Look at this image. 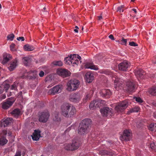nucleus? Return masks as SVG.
<instances>
[{
    "instance_id": "29",
    "label": "nucleus",
    "mask_w": 156,
    "mask_h": 156,
    "mask_svg": "<svg viewBox=\"0 0 156 156\" xmlns=\"http://www.w3.org/2000/svg\"><path fill=\"white\" fill-rule=\"evenodd\" d=\"M8 142V140L5 137L3 136L2 137L1 135L0 136V145H3L6 144Z\"/></svg>"
},
{
    "instance_id": "51",
    "label": "nucleus",
    "mask_w": 156,
    "mask_h": 156,
    "mask_svg": "<svg viewBox=\"0 0 156 156\" xmlns=\"http://www.w3.org/2000/svg\"><path fill=\"white\" fill-rule=\"evenodd\" d=\"M17 40L19 41H23L24 40V38L23 37H20L17 38Z\"/></svg>"
},
{
    "instance_id": "61",
    "label": "nucleus",
    "mask_w": 156,
    "mask_h": 156,
    "mask_svg": "<svg viewBox=\"0 0 156 156\" xmlns=\"http://www.w3.org/2000/svg\"><path fill=\"white\" fill-rule=\"evenodd\" d=\"M41 105H42L41 106V107H43L44 105V103L43 102H41V103H40V106Z\"/></svg>"
},
{
    "instance_id": "20",
    "label": "nucleus",
    "mask_w": 156,
    "mask_h": 156,
    "mask_svg": "<svg viewBox=\"0 0 156 156\" xmlns=\"http://www.w3.org/2000/svg\"><path fill=\"white\" fill-rule=\"evenodd\" d=\"M94 76L93 74L91 72H88L85 74V79L88 83H91L94 80Z\"/></svg>"
},
{
    "instance_id": "28",
    "label": "nucleus",
    "mask_w": 156,
    "mask_h": 156,
    "mask_svg": "<svg viewBox=\"0 0 156 156\" xmlns=\"http://www.w3.org/2000/svg\"><path fill=\"white\" fill-rule=\"evenodd\" d=\"M149 130L153 132L156 131V124L154 123H151L149 125L148 127Z\"/></svg>"
},
{
    "instance_id": "8",
    "label": "nucleus",
    "mask_w": 156,
    "mask_h": 156,
    "mask_svg": "<svg viewBox=\"0 0 156 156\" xmlns=\"http://www.w3.org/2000/svg\"><path fill=\"white\" fill-rule=\"evenodd\" d=\"M112 80L114 81V87L116 90H119L122 88L123 82L122 79L114 76L112 77Z\"/></svg>"
},
{
    "instance_id": "39",
    "label": "nucleus",
    "mask_w": 156,
    "mask_h": 156,
    "mask_svg": "<svg viewBox=\"0 0 156 156\" xmlns=\"http://www.w3.org/2000/svg\"><path fill=\"white\" fill-rule=\"evenodd\" d=\"M52 64L55 66H61L62 65L63 63L61 61H55L53 62Z\"/></svg>"
},
{
    "instance_id": "42",
    "label": "nucleus",
    "mask_w": 156,
    "mask_h": 156,
    "mask_svg": "<svg viewBox=\"0 0 156 156\" xmlns=\"http://www.w3.org/2000/svg\"><path fill=\"white\" fill-rule=\"evenodd\" d=\"M14 37V35L13 34H11L8 35L7 37V40L12 41Z\"/></svg>"
},
{
    "instance_id": "2",
    "label": "nucleus",
    "mask_w": 156,
    "mask_h": 156,
    "mask_svg": "<svg viewBox=\"0 0 156 156\" xmlns=\"http://www.w3.org/2000/svg\"><path fill=\"white\" fill-rule=\"evenodd\" d=\"M80 84L79 81L76 79L71 80L69 81L66 84V90L69 91L76 90Z\"/></svg>"
},
{
    "instance_id": "26",
    "label": "nucleus",
    "mask_w": 156,
    "mask_h": 156,
    "mask_svg": "<svg viewBox=\"0 0 156 156\" xmlns=\"http://www.w3.org/2000/svg\"><path fill=\"white\" fill-rule=\"evenodd\" d=\"M136 76H138L140 78H143V76L145 74V72L142 69L138 70L135 73Z\"/></svg>"
},
{
    "instance_id": "9",
    "label": "nucleus",
    "mask_w": 156,
    "mask_h": 156,
    "mask_svg": "<svg viewBox=\"0 0 156 156\" xmlns=\"http://www.w3.org/2000/svg\"><path fill=\"white\" fill-rule=\"evenodd\" d=\"M69 101L73 103L79 102L81 99V97L80 94L78 93H72L69 96Z\"/></svg>"
},
{
    "instance_id": "54",
    "label": "nucleus",
    "mask_w": 156,
    "mask_h": 156,
    "mask_svg": "<svg viewBox=\"0 0 156 156\" xmlns=\"http://www.w3.org/2000/svg\"><path fill=\"white\" fill-rule=\"evenodd\" d=\"M44 73L42 71H41L40 72V77H43L44 76Z\"/></svg>"
},
{
    "instance_id": "35",
    "label": "nucleus",
    "mask_w": 156,
    "mask_h": 156,
    "mask_svg": "<svg viewBox=\"0 0 156 156\" xmlns=\"http://www.w3.org/2000/svg\"><path fill=\"white\" fill-rule=\"evenodd\" d=\"M94 93V91L93 90H90L89 93L87 94L85 97V99L87 100H88L90 99V98L92 96Z\"/></svg>"
},
{
    "instance_id": "33",
    "label": "nucleus",
    "mask_w": 156,
    "mask_h": 156,
    "mask_svg": "<svg viewBox=\"0 0 156 156\" xmlns=\"http://www.w3.org/2000/svg\"><path fill=\"white\" fill-rule=\"evenodd\" d=\"M24 49L25 50L30 51H33L34 49V48L32 46L26 44L24 46Z\"/></svg>"
},
{
    "instance_id": "4",
    "label": "nucleus",
    "mask_w": 156,
    "mask_h": 156,
    "mask_svg": "<svg viewBox=\"0 0 156 156\" xmlns=\"http://www.w3.org/2000/svg\"><path fill=\"white\" fill-rule=\"evenodd\" d=\"M129 105V103L127 101H124L118 104L115 106V110L118 112H122Z\"/></svg>"
},
{
    "instance_id": "1",
    "label": "nucleus",
    "mask_w": 156,
    "mask_h": 156,
    "mask_svg": "<svg viewBox=\"0 0 156 156\" xmlns=\"http://www.w3.org/2000/svg\"><path fill=\"white\" fill-rule=\"evenodd\" d=\"M89 119H85L80 123L78 128V133L80 135L87 133L88 132V128L91 122Z\"/></svg>"
},
{
    "instance_id": "40",
    "label": "nucleus",
    "mask_w": 156,
    "mask_h": 156,
    "mask_svg": "<svg viewBox=\"0 0 156 156\" xmlns=\"http://www.w3.org/2000/svg\"><path fill=\"white\" fill-rule=\"evenodd\" d=\"M124 6L123 5H121L120 6L118 7L117 8V11L121 12H123L124 11Z\"/></svg>"
},
{
    "instance_id": "19",
    "label": "nucleus",
    "mask_w": 156,
    "mask_h": 156,
    "mask_svg": "<svg viewBox=\"0 0 156 156\" xmlns=\"http://www.w3.org/2000/svg\"><path fill=\"white\" fill-rule=\"evenodd\" d=\"M84 67L86 69H90L95 70L99 69L98 66L94 64L93 62H87L84 65Z\"/></svg>"
},
{
    "instance_id": "44",
    "label": "nucleus",
    "mask_w": 156,
    "mask_h": 156,
    "mask_svg": "<svg viewBox=\"0 0 156 156\" xmlns=\"http://www.w3.org/2000/svg\"><path fill=\"white\" fill-rule=\"evenodd\" d=\"M127 40L125 39L124 38H122V39L121 40V44L123 45H126L127 43Z\"/></svg>"
},
{
    "instance_id": "7",
    "label": "nucleus",
    "mask_w": 156,
    "mask_h": 156,
    "mask_svg": "<svg viewBox=\"0 0 156 156\" xmlns=\"http://www.w3.org/2000/svg\"><path fill=\"white\" fill-rule=\"evenodd\" d=\"M132 132L130 130H125L124 131L123 134L120 137V139L122 141H129L132 136Z\"/></svg>"
},
{
    "instance_id": "63",
    "label": "nucleus",
    "mask_w": 156,
    "mask_h": 156,
    "mask_svg": "<svg viewBox=\"0 0 156 156\" xmlns=\"http://www.w3.org/2000/svg\"><path fill=\"white\" fill-rule=\"evenodd\" d=\"M98 20H100L102 19V16H100L98 17Z\"/></svg>"
},
{
    "instance_id": "49",
    "label": "nucleus",
    "mask_w": 156,
    "mask_h": 156,
    "mask_svg": "<svg viewBox=\"0 0 156 156\" xmlns=\"http://www.w3.org/2000/svg\"><path fill=\"white\" fill-rule=\"evenodd\" d=\"M17 97L20 99H22L23 98L22 96V92L21 91L20 92L18 93L17 95Z\"/></svg>"
},
{
    "instance_id": "47",
    "label": "nucleus",
    "mask_w": 156,
    "mask_h": 156,
    "mask_svg": "<svg viewBox=\"0 0 156 156\" xmlns=\"http://www.w3.org/2000/svg\"><path fill=\"white\" fill-rule=\"evenodd\" d=\"M135 100L137 102L140 103H141L143 102V100L140 97L135 98Z\"/></svg>"
},
{
    "instance_id": "41",
    "label": "nucleus",
    "mask_w": 156,
    "mask_h": 156,
    "mask_svg": "<svg viewBox=\"0 0 156 156\" xmlns=\"http://www.w3.org/2000/svg\"><path fill=\"white\" fill-rule=\"evenodd\" d=\"M18 84V83L17 82H14V84L11 86L10 89L12 90H16V89Z\"/></svg>"
},
{
    "instance_id": "30",
    "label": "nucleus",
    "mask_w": 156,
    "mask_h": 156,
    "mask_svg": "<svg viewBox=\"0 0 156 156\" xmlns=\"http://www.w3.org/2000/svg\"><path fill=\"white\" fill-rule=\"evenodd\" d=\"M149 92L150 94L153 95H156V86H154L150 88L149 90Z\"/></svg>"
},
{
    "instance_id": "24",
    "label": "nucleus",
    "mask_w": 156,
    "mask_h": 156,
    "mask_svg": "<svg viewBox=\"0 0 156 156\" xmlns=\"http://www.w3.org/2000/svg\"><path fill=\"white\" fill-rule=\"evenodd\" d=\"M32 139L34 140L37 141L39 139V130H35L33 135H31Z\"/></svg>"
},
{
    "instance_id": "52",
    "label": "nucleus",
    "mask_w": 156,
    "mask_h": 156,
    "mask_svg": "<svg viewBox=\"0 0 156 156\" xmlns=\"http://www.w3.org/2000/svg\"><path fill=\"white\" fill-rule=\"evenodd\" d=\"M150 147L152 149H154L155 148V144L154 143H151L150 144Z\"/></svg>"
},
{
    "instance_id": "37",
    "label": "nucleus",
    "mask_w": 156,
    "mask_h": 156,
    "mask_svg": "<svg viewBox=\"0 0 156 156\" xmlns=\"http://www.w3.org/2000/svg\"><path fill=\"white\" fill-rule=\"evenodd\" d=\"M2 87H3V90H5L6 92L7 91L9 87V84L6 83L5 82L3 83V84L1 85Z\"/></svg>"
},
{
    "instance_id": "31",
    "label": "nucleus",
    "mask_w": 156,
    "mask_h": 156,
    "mask_svg": "<svg viewBox=\"0 0 156 156\" xmlns=\"http://www.w3.org/2000/svg\"><path fill=\"white\" fill-rule=\"evenodd\" d=\"M76 113V109L75 107L74 106H72L71 108V110L69 113V115L70 117L75 115Z\"/></svg>"
},
{
    "instance_id": "46",
    "label": "nucleus",
    "mask_w": 156,
    "mask_h": 156,
    "mask_svg": "<svg viewBox=\"0 0 156 156\" xmlns=\"http://www.w3.org/2000/svg\"><path fill=\"white\" fill-rule=\"evenodd\" d=\"M129 44L130 46H138L137 44L133 41L130 42Z\"/></svg>"
},
{
    "instance_id": "5",
    "label": "nucleus",
    "mask_w": 156,
    "mask_h": 156,
    "mask_svg": "<svg viewBox=\"0 0 156 156\" xmlns=\"http://www.w3.org/2000/svg\"><path fill=\"white\" fill-rule=\"evenodd\" d=\"M62 89V86L61 85H56L50 89L48 92L49 95H54L61 92Z\"/></svg>"
},
{
    "instance_id": "50",
    "label": "nucleus",
    "mask_w": 156,
    "mask_h": 156,
    "mask_svg": "<svg viewBox=\"0 0 156 156\" xmlns=\"http://www.w3.org/2000/svg\"><path fill=\"white\" fill-rule=\"evenodd\" d=\"M7 134V131L6 130H3L2 132V133L0 134V136H1V134L2 137L3 136H5Z\"/></svg>"
},
{
    "instance_id": "36",
    "label": "nucleus",
    "mask_w": 156,
    "mask_h": 156,
    "mask_svg": "<svg viewBox=\"0 0 156 156\" xmlns=\"http://www.w3.org/2000/svg\"><path fill=\"white\" fill-rule=\"evenodd\" d=\"M140 110V108L138 106H136L130 109L129 111V113L137 112H138Z\"/></svg>"
},
{
    "instance_id": "14",
    "label": "nucleus",
    "mask_w": 156,
    "mask_h": 156,
    "mask_svg": "<svg viewBox=\"0 0 156 156\" xmlns=\"http://www.w3.org/2000/svg\"><path fill=\"white\" fill-rule=\"evenodd\" d=\"M72 57V58L71 59V62H69L71 63V65H72L73 66L75 65L77 66L81 59V57L78 55L73 54Z\"/></svg>"
},
{
    "instance_id": "38",
    "label": "nucleus",
    "mask_w": 156,
    "mask_h": 156,
    "mask_svg": "<svg viewBox=\"0 0 156 156\" xmlns=\"http://www.w3.org/2000/svg\"><path fill=\"white\" fill-rule=\"evenodd\" d=\"M53 120L55 121L59 122L60 121V119L58 117V112L55 113L53 116Z\"/></svg>"
},
{
    "instance_id": "21",
    "label": "nucleus",
    "mask_w": 156,
    "mask_h": 156,
    "mask_svg": "<svg viewBox=\"0 0 156 156\" xmlns=\"http://www.w3.org/2000/svg\"><path fill=\"white\" fill-rule=\"evenodd\" d=\"M12 120V118H7L4 120H2L0 122V127H5L10 123Z\"/></svg>"
},
{
    "instance_id": "10",
    "label": "nucleus",
    "mask_w": 156,
    "mask_h": 156,
    "mask_svg": "<svg viewBox=\"0 0 156 156\" xmlns=\"http://www.w3.org/2000/svg\"><path fill=\"white\" fill-rule=\"evenodd\" d=\"M37 72L36 71H30L28 72H25L21 76L23 79L27 78L29 79H34L36 77Z\"/></svg>"
},
{
    "instance_id": "58",
    "label": "nucleus",
    "mask_w": 156,
    "mask_h": 156,
    "mask_svg": "<svg viewBox=\"0 0 156 156\" xmlns=\"http://www.w3.org/2000/svg\"><path fill=\"white\" fill-rule=\"evenodd\" d=\"M3 90V88L2 87L1 85L0 86V94L2 93Z\"/></svg>"
},
{
    "instance_id": "23",
    "label": "nucleus",
    "mask_w": 156,
    "mask_h": 156,
    "mask_svg": "<svg viewBox=\"0 0 156 156\" xmlns=\"http://www.w3.org/2000/svg\"><path fill=\"white\" fill-rule=\"evenodd\" d=\"M17 61L16 59L14 60L10 64V66L8 67L9 70L10 71H12L14 70L17 65Z\"/></svg>"
},
{
    "instance_id": "32",
    "label": "nucleus",
    "mask_w": 156,
    "mask_h": 156,
    "mask_svg": "<svg viewBox=\"0 0 156 156\" xmlns=\"http://www.w3.org/2000/svg\"><path fill=\"white\" fill-rule=\"evenodd\" d=\"M20 110L18 109H14L12 112V114L16 117L17 118L20 115Z\"/></svg>"
},
{
    "instance_id": "12",
    "label": "nucleus",
    "mask_w": 156,
    "mask_h": 156,
    "mask_svg": "<svg viewBox=\"0 0 156 156\" xmlns=\"http://www.w3.org/2000/svg\"><path fill=\"white\" fill-rule=\"evenodd\" d=\"M15 101L13 98H9L5 101L3 103L2 107L4 109H6L9 108Z\"/></svg>"
},
{
    "instance_id": "13",
    "label": "nucleus",
    "mask_w": 156,
    "mask_h": 156,
    "mask_svg": "<svg viewBox=\"0 0 156 156\" xmlns=\"http://www.w3.org/2000/svg\"><path fill=\"white\" fill-rule=\"evenodd\" d=\"M50 115L47 110H45L41 113L40 115V121L43 122H46L49 118Z\"/></svg>"
},
{
    "instance_id": "53",
    "label": "nucleus",
    "mask_w": 156,
    "mask_h": 156,
    "mask_svg": "<svg viewBox=\"0 0 156 156\" xmlns=\"http://www.w3.org/2000/svg\"><path fill=\"white\" fill-rule=\"evenodd\" d=\"M108 37L112 40H115L114 37L113 35L110 34L108 36Z\"/></svg>"
},
{
    "instance_id": "34",
    "label": "nucleus",
    "mask_w": 156,
    "mask_h": 156,
    "mask_svg": "<svg viewBox=\"0 0 156 156\" xmlns=\"http://www.w3.org/2000/svg\"><path fill=\"white\" fill-rule=\"evenodd\" d=\"M72 56L73 55H70L69 57H66L65 59V61L66 64L71 65V63H69V62H71V59L72 58Z\"/></svg>"
},
{
    "instance_id": "11",
    "label": "nucleus",
    "mask_w": 156,
    "mask_h": 156,
    "mask_svg": "<svg viewBox=\"0 0 156 156\" xmlns=\"http://www.w3.org/2000/svg\"><path fill=\"white\" fill-rule=\"evenodd\" d=\"M70 107V104L68 103H64L62 105L61 110L62 114L65 117L68 115Z\"/></svg>"
},
{
    "instance_id": "25",
    "label": "nucleus",
    "mask_w": 156,
    "mask_h": 156,
    "mask_svg": "<svg viewBox=\"0 0 156 156\" xmlns=\"http://www.w3.org/2000/svg\"><path fill=\"white\" fill-rule=\"evenodd\" d=\"M99 102L97 100H94L92 101L90 104L89 105V108L90 109H94L95 107H98V105Z\"/></svg>"
},
{
    "instance_id": "62",
    "label": "nucleus",
    "mask_w": 156,
    "mask_h": 156,
    "mask_svg": "<svg viewBox=\"0 0 156 156\" xmlns=\"http://www.w3.org/2000/svg\"><path fill=\"white\" fill-rule=\"evenodd\" d=\"M11 95H12V93L10 92L7 94V96L8 97L11 96Z\"/></svg>"
},
{
    "instance_id": "57",
    "label": "nucleus",
    "mask_w": 156,
    "mask_h": 156,
    "mask_svg": "<svg viewBox=\"0 0 156 156\" xmlns=\"http://www.w3.org/2000/svg\"><path fill=\"white\" fill-rule=\"evenodd\" d=\"M152 62L154 64L156 63V57H154L152 59Z\"/></svg>"
},
{
    "instance_id": "22",
    "label": "nucleus",
    "mask_w": 156,
    "mask_h": 156,
    "mask_svg": "<svg viewBox=\"0 0 156 156\" xmlns=\"http://www.w3.org/2000/svg\"><path fill=\"white\" fill-rule=\"evenodd\" d=\"M11 59V56L10 54L7 53H4L3 55V60L2 63L3 64H5Z\"/></svg>"
},
{
    "instance_id": "43",
    "label": "nucleus",
    "mask_w": 156,
    "mask_h": 156,
    "mask_svg": "<svg viewBox=\"0 0 156 156\" xmlns=\"http://www.w3.org/2000/svg\"><path fill=\"white\" fill-rule=\"evenodd\" d=\"M100 154L101 155H105L108 154V152L106 150H101L100 151Z\"/></svg>"
},
{
    "instance_id": "18",
    "label": "nucleus",
    "mask_w": 156,
    "mask_h": 156,
    "mask_svg": "<svg viewBox=\"0 0 156 156\" xmlns=\"http://www.w3.org/2000/svg\"><path fill=\"white\" fill-rule=\"evenodd\" d=\"M57 73L58 75L63 77H65L69 76V73H70L67 70L62 69H58Z\"/></svg>"
},
{
    "instance_id": "59",
    "label": "nucleus",
    "mask_w": 156,
    "mask_h": 156,
    "mask_svg": "<svg viewBox=\"0 0 156 156\" xmlns=\"http://www.w3.org/2000/svg\"><path fill=\"white\" fill-rule=\"evenodd\" d=\"M132 10L134 11L135 13H137V11L136 9L135 8H133L132 9Z\"/></svg>"
},
{
    "instance_id": "27",
    "label": "nucleus",
    "mask_w": 156,
    "mask_h": 156,
    "mask_svg": "<svg viewBox=\"0 0 156 156\" xmlns=\"http://www.w3.org/2000/svg\"><path fill=\"white\" fill-rule=\"evenodd\" d=\"M22 61L25 66H28L30 63L31 60L29 58L25 57L23 58Z\"/></svg>"
},
{
    "instance_id": "3",
    "label": "nucleus",
    "mask_w": 156,
    "mask_h": 156,
    "mask_svg": "<svg viewBox=\"0 0 156 156\" xmlns=\"http://www.w3.org/2000/svg\"><path fill=\"white\" fill-rule=\"evenodd\" d=\"M81 142L79 140H74L72 144H65V149L68 151H74L78 149L81 145Z\"/></svg>"
},
{
    "instance_id": "45",
    "label": "nucleus",
    "mask_w": 156,
    "mask_h": 156,
    "mask_svg": "<svg viewBox=\"0 0 156 156\" xmlns=\"http://www.w3.org/2000/svg\"><path fill=\"white\" fill-rule=\"evenodd\" d=\"M52 77L50 75L47 76L45 79V81H51L52 80Z\"/></svg>"
},
{
    "instance_id": "56",
    "label": "nucleus",
    "mask_w": 156,
    "mask_h": 156,
    "mask_svg": "<svg viewBox=\"0 0 156 156\" xmlns=\"http://www.w3.org/2000/svg\"><path fill=\"white\" fill-rule=\"evenodd\" d=\"M6 97V95L5 94H3L0 97V100H2L3 99H5Z\"/></svg>"
},
{
    "instance_id": "64",
    "label": "nucleus",
    "mask_w": 156,
    "mask_h": 156,
    "mask_svg": "<svg viewBox=\"0 0 156 156\" xmlns=\"http://www.w3.org/2000/svg\"><path fill=\"white\" fill-rule=\"evenodd\" d=\"M52 86H53V85H49L47 87V88H49L51 87Z\"/></svg>"
},
{
    "instance_id": "60",
    "label": "nucleus",
    "mask_w": 156,
    "mask_h": 156,
    "mask_svg": "<svg viewBox=\"0 0 156 156\" xmlns=\"http://www.w3.org/2000/svg\"><path fill=\"white\" fill-rule=\"evenodd\" d=\"M78 29H76L74 30V31L76 33H78Z\"/></svg>"
},
{
    "instance_id": "6",
    "label": "nucleus",
    "mask_w": 156,
    "mask_h": 156,
    "mask_svg": "<svg viewBox=\"0 0 156 156\" xmlns=\"http://www.w3.org/2000/svg\"><path fill=\"white\" fill-rule=\"evenodd\" d=\"M100 112L103 116L110 117L113 114L112 109L107 107H104L101 109Z\"/></svg>"
},
{
    "instance_id": "15",
    "label": "nucleus",
    "mask_w": 156,
    "mask_h": 156,
    "mask_svg": "<svg viewBox=\"0 0 156 156\" xmlns=\"http://www.w3.org/2000/svg\"><path fill=\"white\" fill-rule=\"evenodd\" d=\"M130 63L128 61L125 60L120 63L119 65V69L120 70L126 71L130 66Z\"/></svg>"
},
{
    "instance_id": "48",
    "label": "nucleus",
    "mask_w": 156,
    "mask_h": 156,
    "mask_svg": "<svg viewBox=\"0 0 156 156\" xmlns=\"http://www.w3.org/2000/svg\"><path fill=\"white\" fill-rule=\"evenodd\" d=\"M15 45L14 44H11L10 46V49L12 51H14L15 50Z\"/></svg>"
},
{
    "instance_id": "16",
    "label": "nucleus",
    "mask_w": 156,
    "mask_h": 156,
    "mask_svg": "<svg viewBox=\"0 0 156 156\" xmlns=\"http://www.w3.org/2000/svg\"><path fill=\"white\" fill-rule=\"evenodd\" d=\"M101 96L106 98H109L112 94V93L109 89H103L100 92Z\"/></svg>"
},
{
    "instance_id": "55",
    "label": "nucleus",
    "mask_w": 156,
    "mask_h": 156,
    "mask_svg": "<svg viewBox=\"0 0 156 156\" xmlns=\"http://www.w3.org/2000/svg\"><path fill=\"white\" fill-rule=\"evenodd\" d=\"M15 156H21V152L20 151H17Z\"/></svg>"
},
{
    "instance_id": "17",
    "label": "nucleus",
    "mask_w": 156,
    "mask_h": 156,
    "mask_svg": "<svg viewBox=\"0 0 156 156\" xmlns=\"http://www.w3.org/2000/svg\"><path fill=\"white\" fill-rule=\"evenodd\" d=\"M135 82H131L130 81H128L126 83V85L127 90L130 92H134L135 91Z\"/></svg>"
}]
</instances>
